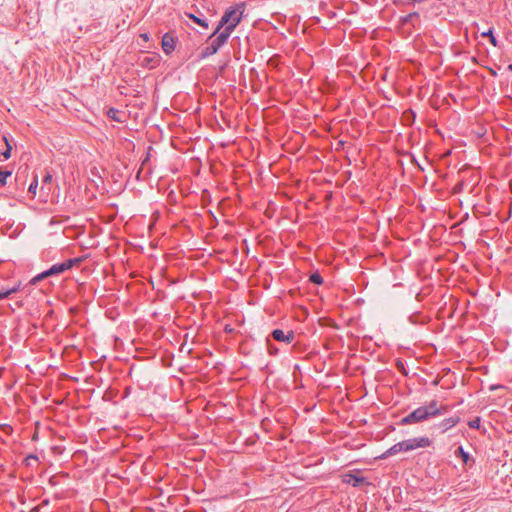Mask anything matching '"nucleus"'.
<instances>
[{
	"instance_id": "1",
	"label": "nucleus",
	"mask_w": 512,
	"mask_h": 512,
	"mask_svg": "<svg viewBox=\"0 0 512 512\" xmlns=\"http://www.w3.org/2000/svg\"><path fill=\"white\" fill-rule=\"evenodd\" d=\"M445 410L444 407H439L436 400H432L428 405L418 407L407 416L401 419V425H409L414 423L423 422L431 417L442 415Z\"/></svg>"
},
{
	"instance_id": "2",
	"label": "nucleus",
	"mask_w": 512,
	"mask_h": 512,
	"mask_svg": "<svg viewBox=\"0 0 512 512\" xmlns=\"http://www.w3.org/2000/svg\"><path fill=\"white\" fill-rule=\"evenodd\" d=\"M431 443L432 442L428 437L407 439L391 446L379 458L386 459L387 457L395 455L399 452H410L417 448H426L429 447Z\"/></svg>"
},
{
	"instance_id": "3",
	"label": "nucleus",
	"mask_w": 512,
	"mask_h": 512,
	"mask_svg": "<svg viewBox=\"0 0 512 512\" xmlns=\"http://www.w3.org/2000/svg\"><path fill=\"white\" fill-rule=\"evenodd\" d=\"M236 28V23H233L232 25H227L221 32L217 33L218 35L215 37L213 33L209 36L208 42L209 45H207L200 54V58L204 59L207 58L215 53L222 47L230 37L233 30Z\"/></svg>"
},
{
	"instance_id": "4",
	"label": "nucleus",
	"mask_w": 512,
	"mask_h": 512,
	"mask_svg": "<svg viewBox=\"0 0 512 512\" xmlns=\"http://www.w3.org/2000/svg\"><path fill=\"white\" fill-rule=\"evenodd\" d=\"M80 261L81 260L79 258H74V259H68V260H66L63 263L54 264L48 270H46V271L40 273L39 275L35 276L31 280V284H36L38 281H40V280H42L44 278H47V277H50V276H53V275L61 274L64 271H66V270L70 269L71 267H73L74 264L79 263Z\"/></svg>"
},
{
	"instance_id": "5",
	"label": "nucleus",
	"mask_w": 512,
	"mask_h": 512,
	"mask_svg": "<svg viewBox=\"0 0 512 512\" xmlns=\"http://www.w3.org/2000/svg\"><path fill=\"white\" fill-rule=\"evenodd\" d=\"M240 8H242V9L239 10V9L231 8V9L226 10V12L222 16L220 22L218 23L216 29L214 30L213 35H217V33H219V31L223 27L225 28L227 25H232L233 23H236V26H237L242 19V15L244 12V4H241Z\"/></svg>"
},
{
	"instance_id": "6",
	"label": "nucleus",
	"mask_w": 512,
	"mask_h": 512,
	"mask_svg": "<svg viewBox=\"0 0 512 512\" xmlns=\"http://www.w3.org/2000/svg\"><path fill=\"white\" fill-rule=\"evenodd\" d=\"M271 336L274 340L279 342H285L287 344H290L295 338V334L292 330H289L287 333H285L281 329L273 330Z\"/></svg>"
},
{
	"instance_id": "7",
	"label": "nucleus",
	"mask_w": 512,
	"mask_h": 512,
	"mask_svg": "<svg viewBox=\"0 0 512 512\" xmlns=\"http://www.w3.org/2000/svg\"><path fill=\"white\" fill-rule=\"evenodd\" d=\"M161 45L163 51L166 54H170L175 49L176 39L170 33H165L162 37Z\"/></svg>"
},
{
	"instance_id": "8",
	"label": "nucleus",
	"mask_w": 512,
	"mask_h": 512,
	"mask_svg": "<svg viewBox=\"0 0 512 512\" xmlns=\"http://www.w3.org/2000/svg\"><path fill=\"white\" fill-rule=\"evenodd\" d=\"M342 478L344 483L351 484L353 487H358L365 481L363 477L357 476L353 473H346Z\"/></svg>"
},
{
	"instance_id": "9",
	"label": "nucleus",
	"mask_w": 512,
	"mask_h": 512,
	"mask_svg": "<svg viewBox=\"0 0 512 512\" xmlns=\"http://www.w3.org/2000/svg\"><path fill=\"white\" fill-rule=\"evenodd\" d=\"M459 422V417H450L444 419L441 423V427H443V431H446L449 428H452Z\"/></svg>"
},
{
	"instance_id": "10",
	"label": "nucleus",
	"mask_w": 512,
	"mask_h": 512,
	"mask_svg": "<svg viewBox=\"0 0 512 512\" xmlns=\"http://www.w3.org/2000/svg\"><path fill=\"white\" fill-rule=\"evenodd\" d=\"M482 38H487L488 41L495 47L498 44L497 38L494 35L492 28H489L487 31H482Z\"/></svg>"
},
{
	"instance_id": "11",
	"label": "nucleus",
	"mask_w": 512,
	"mask_h": 512,
	"mask_svg": "<svg viewBox=\"0 0 512 512\" xmlns=\"http://www.w3.org/2000/svg\"><path fill=\"white\" fill-rule=\"evenodd\" d=\"M18 289H19L18 286L12 287L10 289H4V288L0 289V300L5 299L8 296H10L11 294L17 292Z\"/></svg>"
},
{
	"instance_id": "12",
	"label": "nucleus",
	"mask_w": 512,
	"mask_h": 512,
	"mask_svg": "<svg viewBox=\"0 0 512 512\" xmlns=\"http://www.w3.org/2000/svg\"><path fill=\"white\" fill-rule=\"evenodd\" d=\"M120 114H121L120 111H118L117 109H114V108H110L107 112L108 117L117 122L123 121L119 116Z\"/></svg>"
},
{
	"instance_id": "13",
	"label": "nucleus",
	"mask_w": 512,
	"mask_h": 512,
	"mask_svg": "<svg viewBox=\"0 0 512 512\" xmlns=\"http://www.w3.org/2000/svg\"><path fill=\"white\" fill-rule=\"evenodd\" d=\"M309 280L311 283L316 285H321L323 283V278L318 272L311 274Z\"/></svg>"
},
{
	"instance_id": "14",
	"label": "nucleus",
	"mask_w": 512,
	"mask_h": 512,
	"mask_svg": "<svg viewBox=\"0 0 512 512\" xmlns=\"http://www.w3.org/2000/svg\"><path fill=\"white\" fill-rule=\"evenodd\" d=\"M3 139H4L5 143H6V150L4 152H2V156L6 160V159H9L11 157L12 146L9 143L7 137L4 136Z\"/></svg>"
},
{
	"instance_id": "15",
	"label": "nucleus",
	"mask_w": 512,
	"mask_h": 512,
	"mask_svg": "<svg viewBox=\"0 0 512 512\" xmlns=\"http://www.w3.org/2000/svg\"><path fill=\"white\" fill-rule=\"evenodd\" d=\"M9 176H11L10 171H7V170L4 171V170L0 169V186L6 185V180Z\"/></svg>"
},
{
	"instance_id": "16",
	"label": "nucleus",
	"mask_w": 512,
	"mask_h": 512,
	"mask_svg": "<svg viewBox=\"0 0 512 512\" xmlns=\"http://www.w3.org/2000/svg\"><path fill=\"white\" fill-rule=\"evenodd\" d=\"M456 454L460 455L462 457V460L465 464H468V461H469V454L467 452L464 451V449L459 446L456 450Z\"/></svg>"
},
{
	"instance_id": "17",
	"label": "nucleus",
	"mask_w": 512,
	"mask_h": 512,
	"mask_svg": "<svg viewBox=\"0 0 512 512\" xmlns=\"http://www.w3.org/2000/svg\"><path fill=\"white\" fill-rule=\"evenodd\" d=\"M188 16H189V18H191L195 23H197V24H199V25H201V26H203V27H205V28H207V27H208V23L206 22V20L201 19V18H199V17H197V16H195V15H193V14H189Z\"/></svg>"
},
{
	"instance_id": "18",
	"label": "nucleus",
	"mask_w": 512,
	"mask_h": 512,
	"mask_svg": "<svg viewBox=\"0 0 512 512\" xmlns=\"http://www.w3.org/2000/svg\"><path fill=\"white\" fill-rule=\"evenodd\" d=\"M414 19H419V14L417 12H412L406 15L403 18V23H410L413 22Z\"/></svg>"
},
{
	"instance_id": "19",
	"label": "nucleus",
	"mask_w": 512,
	"mask_h": 512,
	"mask_svg": "<svg viewBox=\"0 0 512 512\" xmlns=\"http://www.w3.org/2000/svg\"><path fill=\"white\" fill-rule=\"evenodd\" d=\"M267 347H268V352L270 355H276L278 353V348L276 346H274L271 341L269 339H267Z\"/></svg>"
},
{
	"instance_id": "20",
	"label": "nucleus",
	"mask_w": 512,
	"mask_h": 512,
	"mask_svg": "<svg viewBox=\"0 0 512 512\" xmlns=\"http://www.w3.org/2000/svg\"><path fill=\"white\" fill-rule=\"evenodd\" d=\"M37 186H38V180H37V177H34L33 181L31 182V184L29 185V188H28V191L32 194H35L36 193V189H37Z\"/></svg>"
},
{
	"instance_id": "21",
	"label": "nucleus",
	"mask_w": 512,
	"mask_h": 512,
	"mask_svg": "<svg viewBox=\"0 0 512 512\" xmlns=\"http://www.w3.org/2000/svg\"><path fill=\"white\" fill-rule=\"evenodd\" d=\"M469 426L471 428L480 429V417H476L475 419L469 422Z\"/></svg>"
},
{
	"instance_id": "22",
	"label": "nucleus",
	"mask_w": 512,
	"mask_h": 512,
	"mask_svg": "<svg viewBox=\"0 0 512 512\" xmlns=\"http://www.w3.org/2000/svg\"><path fill=\"white\" fill-rule=\"evenodd\" d=\"M481 247H482V256L484 255V256H487L490 258L491 256L485 252V248L488 249L489 245L486 242L482 241Z\"/></svg>"
},
{
	"instance_id": "23",
	"label": "nucleus",
	"mask_w": 512,
	"mask_h": 512,
	"mask_svg": "<svg viewBox=\"0 0 512 512\" xmlns=\"http://www.w3.org/2000/svg\"><path fill=\"white\" fill-rule=\"evenodd\" d=\"M52 181V175L50 173H47L43 178V183L48 184Z\"/></svg>"
},
{
	"instance_id": "24",
	"label": "nucleus",
	"mask_w": 512,
	"mask_h": 512,
	"mask_svg": "<svg viewBox=\"0 0 512 512\" xmlns=\"http://www.w3.org/2000/svg\"><path fill=\"white\" fill-rule=\"evenodd\" d=\"M37 459H38V458H37V456H35V455H29V456H27V457L25 458V462H26V464H27V465H30V462H32V460H35V461H36Z\"/></svg>"
},
{
	"instance_id": "25",
	"label": "nucleus",
	"mask_w": 512,
	"mask_h": 512,
	"mask_svg": "<svg viewBox=\"0 0 512 512\" xmlns=\"http://www.w3.org/2000/svg\"><path fill=\"white\" fill-rule=\"evenodd\" d=\"M37 459H38V458H37V456H35V455H29V456H27V457L25 458V462H26V464H27V465H30V462H32V460H35V461H36Z\"/></svg>"
},
{
	"instance_id": "26",
	"label": "nucleus",
	"mask_w": 512,
	"mask_h": 512,
	"mask_svg": "<svg viewBox=\"0 0 512 512\" xmlns=\"http://www.w3.org/2000/svg\"><path fill=\"white\" fill-rule=\"evenodd\" d=\"M505 387L502 385H491L490 390H501L504 391Z\"/></svg>"
},
{
	"instance_id": "27",
	"label": "nucleus",
	"mask_w": 512,
	"mask_h": 512,
	"mask_svg": "<svg viewBox=\"0 0 512 512\" xmlns=\"http://www.w3.org/2000/svg\"><path fill=\"white\" fill-rule=\"evenodd\" d=\"M393 3L396 6H400V5H403L405 3V0H393Z\"/></svg>"
},
{
	"instance_id": "28",
	"label": "nucleus",
	"mask_w": 512,
	"mask_h": 512,
	"mask_svg": "<svg viewBox=\"0 0 512 512\" xmlns=\"http://www.w3.org/2000/svg\"><path fill=\"white\" fill-rule=\"evenodd\" d=\"M140 37L144 40V41H148L149 40V36L147 33H142L140 34Z\"/></svg>"
},
{
	"instance_id": "29",
	"label": "nucleus",
	"mask_w": 512,
	"mask_h": 512,
	"mask_svg": "<svg viewBox=\"0 0 512 512\" xmlns=\"http://www.w3.org/2000/svg\"><path fill=\"white\" fill-rule=\"evenodd\" d=\"M151 60L152 59H150L149 57H145L144 60H143V64L148 65Z\"/></svg>"
},
{
	"instance_id": "30",
	"label": "nucleus",
	"mask_w": 512,
	"mask_h": 512,
	"mask_svg": "<svg viewBox=\"0 0 512 512\" xmlns=\"http://www.w3.org/2000/svg\"><path fill=\"white\" fill-rule=\"evenodd\" d=\"M487 373H488L487 367L482 365V375L487 374Z\"/></svg>"
},
{
	"instance_id": "31",
	"label": "nucleus",
	"mask_w": 512,
	"mask_h": 512,
	"mask_svg": "<svg viewBox=\"0 0 512 512\" xmlns=\"http://www.w3.org/2000/svg\"><path fill=\"white\" fill-rule=\"evenodd\" d=\"M485 135H486V131L485 132H482L481 134V137H482V143L487 141V139L485 138Z\"/></svg>"
},
{
	"instance_id": "32",
	"label": "nucleus",
	"mask_w": 512,
	"mask_h": 512,
	"mask_svg": "<svg viewBox=\"0 0 512 512\" xmlns=\"http://www.w3.org/2000/svg\"><path fill=\"white\" fill-rule=\"evenodd\" d=\"M486 214H490V211L486 212L485 210L482 209L481 215L484 216Z\"/></svg>"
},
{
	"instance_id": "33",
	"label": "nucleus",
	"mask_w": 512,
	"mask_h": 512,
	"mask_svg": "<svg viewBox=\"0 0 512 512\" xmlns=\"http://www.w3.org/2000/svg\"><path fill=\"white\" fill-rule=\"evenodd\" d=\"M6 429L12 430L11 426H9V425L4 426V430H6Z\"/></svg>"
},
{
	"instance_id": "34",
	"label": "nucleus",
	"mask_w": 512,
	"mask_h": 512,
	"mask_svg": "<svg viewBox=\"0 0 512 512\" xmlns=\"http://www.w3.org/2000/svg\"><path fill=\"white\" fill-rule=\"evenodd\" d=\"M508 70L512 71V63L508 65Z\"/></svg>"
}]
</instances>
